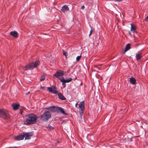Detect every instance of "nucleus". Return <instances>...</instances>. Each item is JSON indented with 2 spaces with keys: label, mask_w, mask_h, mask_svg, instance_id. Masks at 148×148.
<instances>
[{
  "label": "nucleus",
  "mask_w": 148,
  "mask_h": 148,
  "mask_svg": "<svg viewBox=\"0 0 148 148\" xmlns=\"http://www.w3.org/2000/svg\"><path fill=\"white\" fill-rule=\"evenodd\" d=\"M26 124H32L35 123L37 117L34 114H31L26 116Z\"/></svg>",
  "instance_id": "f257e3e1"
},
{
  "label": "nucleus",
  "mask_w": 148,
  "mask_h": 148,
  "mask_svg": "<svg viewBox=\"0 0 148 148\" xmlns=\"http://www.w3.org/2000/svg\"><path fill=\"white\" fill-rule=\"evenodd\" d=\"M40 63L38 60H37L35 62H32L29 64L26 65L23 68L24 70L26 71L35 68L40 64Z\"/></svg>",
  "instance_id": "f03ea898"
},
{
  "label": "nucleus",
  "mask_w": 148,
  "mask_h": 148,
  "mask_svg": "<svg viewBox=\"0 0 148 148\" xmlns=\"http://www.w3.org/2000/svg\"><path fill=\"white\" fill-rule=\"evenodd\" d=\"M51 116V112L49 111H45L42 115H40V118L42 121H46L50 119Z\"/></svg>",
  "instance_id": "7ed1b4c3"
},
{
  "label": "nucleus",
  "mask_w": 148,
  "mask_h": 148,
  "mask_svg": "<svg viewBox=\"0 0 148 148\" xmlns=\"http://www.w3.org/2000/svg\"><path fill=\"white\" fill-rule=\"evenodd\" d=\"M0 117L4 119H7L10 117V115L5 109H0Z\"/></svg>",
  "instance_id": "20e7f679"
},
{
  "label": "nucleus",
  "mask_w": 148,
  "mask_h": 148,
  "mask_svg": "<svg viewBox=\"0 0 148 148\" xmlns=\"http://www.w3.org/2000/svg\"><path fill=\"white\" fill-rule=\"evenodd\" d=\"M23 134L25 140L30 139L33 135V133L32 132H23Z\"/></svg>",
  "instance_id": "39448f33"
},
{
  "label": "nucleus",
  "mask_w": 148,
  "mask_h": 148,
  "mask_svg": "<svg viewBox=\"0 0 148 148\" xmlns=\"http://www.w3.org/2000/svg\"><path fill=\"white\" fill-rule=\"evenodd\" d=\"M136 79L133 76H131L130 78V83L134 85L133 88H132V90H134L136 87Z\"/></svg>",
  "instance_id": "423d86ee"
},
{
  "label": "nucleus",
  "mask_w": 148,
  "mask_h": 148,
  "mask_svg": "<svg viewBox=\"0 0 148 148\" xmlns=\"http://www.w3.org/2000/svg\"><path fill=\"white\" fill-rule=\"evenodd\" d=\"M69 10V8L66 5H64L62 6L60 12L62 13L67 12Z\"/></svg>",
  "instance_id": "0eeeda50"
},
{
  "label": "nucleus",
  "mask_w": 148,
  "mask_h": 148,
  "mask_svg": "<svg viewBox=\"0 0 148 148\" xmlns=\"http://www.w3.org/2000/svg\"><path fill=\"white\" fill-rule=\"evenodd\" d=\"M79 111L80 112H83L84 109V101L81 102L79 105Z\"/></svg>",
  "instance_id": "6e6552de"
},
{
  "label": "nucleus",
  "mask_w": 148,
  "mask_h": 148,
  "mask_svg": "<svg viewBox=\"0 0 148 148\" xmlns=\"http://www.w3.org/2000/svg\"><path fill=\"white\" fill-rule=\"evenodd\" d=\"M64 71H57L55 74L53 75V76L58 78L61 76H63L64 75Z\"/></svg>",
  "instance_id": "1a4fd4ad"
},
{
  "label": "nucleus",
  "mask_w": 148,
  "mask_h": 148,
  "mask_svg": "<svg viewBox=\"0 0 148 148\" xmlns=\"http://www.w3.org/2000/svg\"><path fill=\"white\" fill-rule=\"evenodd\" d=\"M59 79L62 84H65L66 83L69 82H71L72 79L71 78H69L66 80L60 78H59Z\"/></svg>",
  "instance_id": "9d476101"
},
{
  "label": "nucleus",
  "mask_w": 148,
  "mask_h": 148,
  "mask_svg": "<svg viewBox=\"0 0 148 148\" xmlns=\"http://www.w3.org/2000/svg\"><path fill=\"white\" fill-rule=\"evenodd\" d=\"M130 25L131 26V31H133L134 33L136 32V33L137 32L136 31V27L132 23L130 24Z\"/></svg>",
  "instance_id": "9b49d317"
},
{
  "label": "nucleus",
  "mask_w": 148,
  "mask_h": 148,
  "mask_svg": "<svg viewBox=\"0 0 148 148\" xmlns=\"http://www.w3.org/2000/svg\"><path fill=\"white\" fill-rule=\"evenodd\" d=\"M24 138V136H23V133L19 135L16 136L15 138V139L16 140H23Z\"/></svg>",
  "instance_id": "f8f14e48"
},
{
  "label": "nucleus",
  "mask_w": 148,
  "mask_h": 148,
  "mask_svg": "<svg viewBox=\"0 0 148 148\" xmlns=\"http://www.w3.org/2000/svg\"><path fill=\"white\" fill-rule=\"evenodd\" d=\"M10 34L14 37H17L18 36V33L16 31H12L10 33Z\"/></svg>",
  "instance_id": "ddd939ff"
},
{
  "label": "nucleus",
  "mask_w": 148,
  "mask_h": 148,
  "mask_svg": "<svg viewBox=\"0 0 148 148\" xmlns=\"http://www.w3.org/2000/svg\"><path fill=\"white\" fill-rule=\"evenodd\" d=\"M129 49H130V43L128 44L126 46L125 49L123 51V53L125 54V53Z\"/></svg>",
  "instance_id": "4468645a"
},
{
  "label": "nucleus",
  "mask_w": 148,
  "mask_h": 148,
  "mask_svg": "<svg viewBox=\"0 0 148 148\" xmlns=\"http://www.w3.org/2000/svg\"><path fill=\"white\" fill-rule=\"evenodd\" d=\"M12 106L14 110H16L18 109L19 105L18 104L13 103L12 105Z\"/></svg>",
  "instance_id": "2eb2a0df"
},
{
  "label": "nucleus",
  "mask_w": 148,
  "mask_h": 148,
  "mask_svg": "<svg viewBox=\"0 0 148 148\" xmlns=\"http://www.w3.org/2000/svg\"><path fill=\"white\" fill-rule=\"evenodd\" d=\"M58 96L59 98L62 100H64L66 99L64 95L61 93H59L58 94Z\"/></svg>",
  "instance_id": "dca6fc26"
},
{
  "label": "nucleus",
  "mask_w": 148,
  "mask_h": 148,
  "mask_svg": "<svg viewBox=\"0 0 148 148\" xmlns=\"http://www.w3.org/2000/svg\"><path fill=\"white\" fill-rule=\"evenodd\" d=\"M53 107L54 108L53 111L54 112H60V109L61 107H55L54 106H53Z\"/></svg>",
  "instance_id": "f3484780"
},
{
  "label": "nucleus",
  "mask_w": 148,
  "mask_h": 148,
  "mask_svg": "<svg viewBox=\"0 0 148 148\" xmlns=\"http://www.w3.org/2000/svg\"><path fill=\"white\" fill-rule=\"evenodd\" d=\"M52 90H53V93L54 94H57L58 92V91L56 90L57 88L55 86H53L52 87Z\"/></svg>",
  "instance_id": "a211bd4d"
},
{
  "label": "nucleus",
  "mask_w": 148,
  "mask_h": 148,
  "mask_svg": "<svg viewBox=\"0 0 148 148\" xmlns=\"http://www.w3.org/2000/svg\"><path fill=\"white\" fill-rule=\"evenodd\" d=\"M142 57L140 54H137L136 56V58L137 60H140L142 58Z\"/></svg>",
  "instance_id": "6ab92c4d"
},
{
  "label": "nucleus",
  "mask_w": 148,
  "mask_h": 148,
  "mask_svg": "<svg viewBox=\"0 0 148 148\" xmlns=\"http://www.w3.org/2000/svg\"><path fill=\"white\" fill-rule=\"evenodd\" d=\"M60 112H62V114H64L66 115L67 114L64 111V110L61 107L60 108Z\"/></svg>",
  "instance_id": "aec40b11"
},
{
  "label": "nucleus",
  "mask_w": 148,
  "mask_h": 148,
  "mask_svg": "<svg viewBox=\"0 0 148 148\" xmlns=\"http://www.w3.org/2000/svg\"><path fill=\"white\" fill-rule=\"evenodd\" d=\"M62 52L63 54L66 56H67L68 55V53L66 51L63 50H62Z\"/></svg>",
  "instance_id": "412c9836"
},
{
  "label": "nucleus",
  "mask_w": 148,
  "mask_h": 148,
  "mask_svg": "<svg viewBox=\"0 0 148 148\" xmlns=\"http://www.w3.org/2000/svg\"><path fill=\"white\" fill-rule=\"evenodd\" d=\"M45 76L44 75H42L41 77L40 78V80L41 81H42L45 80Z\"/></svg>",
  "instance_id": "4be33fe9"
},
{
  "label": "nucleus",
  "mask_w": 148,
  "mask_h": 148,
  "mask_svg": "<svg viewBox=\"0 0 148 148\" xmlns=\"http://www.w3.org/2000/svg\"><path fill=\"white\" fill-rule=\"evenodd\" d=\"M47 89L49 92H51L53 93V90H52V88L50 87H48Z\"/></svg>",
  "instance_id": "5701e85b"
},
{
  "label": "nucleus",
  "mask_w": 148,
  "mask_h": 148,
  "mask_svg": "<svg viewBox=\"0 0 148 148\" xmlns=\"http://www.w3.org/2000/svg\"><path fill=\"white\" fill-rule=\"evenodd\" d=\"M81 56H78L76 58V61H79L80 60L81 58Z\"/></svg>",
  "instance_id": "b1692460"
},
{
  "label": "nucleus",
  "mask_w": 148,
  "mask_h": 148,
  "mask_svg": "<svg viewBox=\"0 0 148 148\" xmlns=\"http://www.w3.org/2000/svg\"><path fill=\"white\" fill-rule=\"evenodd\" d=\"M144 21H148V16L145 18Z\"/></svg>",
  "instance_id": "393cba45"
},
{
  "label": "nucleus",
  "mask_w": 148,
  "mask_h": 148,
  "mask_svg": "<svg viewBox=\"0 0 148 148\" xmlns=\"http://www.w3.org/2000/svg\"><path fill=\"white\" fill-rule=\"evenodd\" d=\"M93 32V30H92V29H91L90 31V34H89V36H90V35L92 34V32Z\"/></svg>",
  "instance_id": "a878e982"
},
{
  "label": "nucleus",
  "mask_w": 148,
  "mask_h": 148,
  "mask_svg": "<svg viewBox=\"0 0 148 148\" xmlns=\"http://www.w3.org/2000/svg\"><path fill=\"white\" fill-rule=\"evenodd\" d=\"M62 84V85H63V87L64 88L65 87V86H66V85L65 84Z\"/></svg>",
  "instance_id": "bb28decb"
},
{
  "label": "nucleus",
  "mask_w": 148,
  "mask_h": 148,
  "mask_svg": "<svg viewBox=\"0 0 148 148\" xmlns=\"http://www.w3.org/2000/svg\"><path fill=\"white\" fill-rule=\"evenodd\" d=\"M77 105H78V104H77V103H76L75 104V107L77 108Z\"/></svg>",
  "instance_id": "cd10ccee"
},
{
  "label": "nucleus",
  "mask_w": 148,
  "mask_h": 148,
  "mask_svg": "<svg viewBox=\"0 0 148 148\" xmlns=\"http://www.w3.org/2000/svg\"><path fill=\"white\" fill-rule=\"evenodd\" d=\"M85 7L84 6V5H83L82 7V9H83Z\"/></svg>",
  "instance_id": "c85d7f7f"
},
{
  "label": "nucleus",
  "mask_w": 148,
  "mask_h": 148,
  "mask_svg": "<svg viewBox=\"0 0 148 148\" xmlns=\"http://www.w3.org/2000/svg\"><path fill=\"white\" fill-rule=\"evenodd\" d=\"M44 87H40V88L41 89H44Z\"/></svg>",
  "instance_id": "c756f323"
},
{
  "label": "nucleus",
  "mask_w": 148,
  "mask_h": 148,
  "mask_svg": "<svg viewBox=\"0 0 148 148\" xmlns=\"http://www.w3.org/2000/svg\"><path fill=\"white\" fill-rule=\"evenodd\" d=\"M116 1H118L119 2H120L122 0H116Z\"/></svg>",
  "instance_id": "7c9ffc66"
},
{
  "label": "nucleus",
  "mask_w": 148,
  "mask_h": 148,
  "mask_svg": "<svg viewBox=\"0 0 148 148\" xmlns=\"http://www.w3.org/2000/svg\"><path fill=\"white\" fill-rule=\"evenodd\" d=\"M29 93H30L29 92H28L27 93H26V95H28V94H29Z\"/></svg>",
  "instance_id": "2f4dec72"
}]
</instances>
